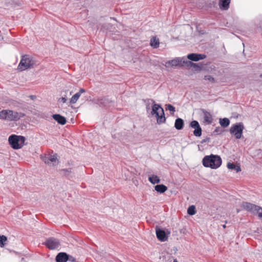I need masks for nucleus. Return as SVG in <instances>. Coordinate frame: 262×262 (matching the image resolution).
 <instances>
[{"label":"nucleus","mask_w":262,"mask_h":262,"mask_svg":"<svg viewBox=\"0 0 262 262\" xmlns=\"http://www.w3.org/2000/svg\"><path fill=\"white\" fill-rule=\"evenodd\" d=\"M173 262H178V260L176 259H174Z\"/></svg>","instance_id":"39"},{"label":"nucleus","mask_w":262,"mask_h":262,"mask_svg":"<svg viewBox=\"0 0 262 262\" xmlns=\"http://www.w3.org/2000/svg\"><path fill=\"white\" fill-rule=\"evenodd\" d=\"M227 166L228 169L235 170L236 172H239L241 170L240 166L235 164L233 162H228Z\"/></svg>","instance_id":"21"},{"label":"nucleus","mask_w":262,"mask_h":262,"mask_svg":"<svg viewBox=\"0 0 262 262\" xmlns=\"http://www.w3.org/2000/svg\"><path fill=\"white\" fill-rule=\"evenodd\" d=\"M25 116V114L10 110H4L0 112V119L9 121H17Z\"/></svg>","instance_id":"2"},{"label":"nucleus","mask_w":262,"mask_h":262,"mask_svg":"<svg viewBox=\"0 0 262 262\" xmlns=\"http://www.w3.org/2000/svg\"><path fill=\"white\" fill-rule=\"evenodd\" d=\"M85 92V90L83 88H81L79 90V91L77 93L75 94L72 97V98L70 99V103L72 104L75 103L77 102V101L78 100V99L79 98L81 94L84 93Z\"/></svg>","instance_id":"13"},{"label":"nucleus","mask_w":262,"mask_h":262,"mask_svg":"<svg viewBox=\"0 0 262 262\" xmlns=\"http://www.w3.org/2000/svg\"><path fill=\"white\" fill-rule=\"evenodd\" d=\"M67 98L65 97H61L60 99V100L59 101L60 102H62V103H66V101H67Z\"/></svg>","instance_id":"36"},{"label":"nucleus","mask_w":262,"mask_h":262,"mask_svg":"<svg viewBox=\"0 0 262 262\" xmlns=\"http://www.w3.org/2000/svg\"><path fill=\"white\" fill-rule=\"evenodd\" d=\"M150 46L154 48H158L159 46V40L156 37H153L150 39Z\"/></svg>","instance_id":"24"},{"label":"nucleus","mask_w":262,"mask_h":262,"mask_svg":"<svg viewBox=\"0 0 262 262\" xmlns=\"http://www.w3.org/2000/svg\"><path fill=\"white\" fill-rule=\"evenodd\" d=\"M33 64L32 57L28 55H25L22 56L18 67L21 71H24L30 68Z\"/></svg>","instance_id":"7"},{"label":"nucleus","mask_w":262,"mask_h":262,"mask_svg":"<svg viewBox=\"0 0 262 262\" xmlns=\"http://www.w3.org/2000/svg\"><path fill=\"white\" fill-rule=\"evenodd\" d=\"M244 129V126L242 122L236 123L233 124L230 128V133L235 136L236 139H239L241 138L243 130Z\"/></svg>","instance_id":"6"},{"label":"nucleus","mask_w":262,"mask_h":262,"mask_svg":"<svg viewBox=\"0 0 262 262\" xmlns=\"http://www.w3.org/2000/svg\"><path fill=\"white\" fill-rule=\"evenodd\" d=\"M156 233L157 238L161 242H165L167 240L170 232L168 229L156 227Z\"/></svg>","instance_id":"8"},{"label":"nucleus","mask_w":262,"mask_h":262,"mask_svg":"<svg viewBox=\"0 0 262 262\" xmlns=\"http://www.w3.org/2000/svg\"><path fill=\"white\" fill-rule=\"evenodd\" d=\"M190 126L194 129L193 131V135L195 137H200L202 135V130L198 121H192L190 123Z\"/></svg>","instance_id":"10"},{"label":"nucleus","mask_w":262,"mask_h":262,"mask_svg":"<svg viewBox=\"0 0 262 262\" xmlns=\"http://www.w3.org/2000/svg\"><path fill=\"white\" fill-rule=\"evenodd\" d=\"M260 77L262 78V74L260 75Z\"/></svg>","instance_id":"41"},{"label":"nucleus","mask_w":262,"mask_h":262,"mask_svg":"<svg viewBox=\"0 0 262 262\" xmlns=\"http://www.w3.org/2000/svg\"><path fill=\"white\" fill-rule=\"evenodd\" d=\"M52 117L58 123L61 125H64L66 123V118L60 114H53Z\"/></svg>","instance_id":"14"},{"label":"nucleus","mask_w":262,"mask_h":262,"mask_svg":"<svg viewBox=\"0 0 262 262\" xmlns=\"http://www.w3.org/2000/svg\"><path fill=\"white\" fill-rule=\"evenodd\" d=\"M150 114L155 116L157 123L159 124L164 123L166 121L164 111L161 105L159 104L154 103L151 107Z\"/></svg>","instance_id":"3"},{"label":"nucleus","mask_w":262,"mask_h":262,"mask_svg":"<svg viewBox=\"0 0 262 262\" xmlns=\"http://www.w3.org/2000/svg\"><path fill=\"white\" fill-rule=\"evenodd\" d=\"M221 126L224 128H225L229 126L230 124V120L227 118H224L220 119L219 121Z\"/></svg>","instance_id":"23"},{"label":"nucleus","mask_w":262,"mask_h":262,"mask_svg":"<svg viewBox=\"0 0 262 262\" xmlns=\"http://www.w3.org/2000/svg\"><path fill=\"white\" fill-rule=\"evenodd\" d=\"M230 0H220L219 5L221 9L227 10L229 7Z\"/></svg>","instance_id":"20"},{"label":"nucleus","mask_w":262,"mask_h":262,"mask_svg":"<svg viewBox=\"0 0 262 262\" xmlns=\"http://www.w3.org/2000/svg\"><path fill=\"white\" fill-rule=\"evenodd\" d=\"M202 163L205 167L215 169L220 167L222 163V160L220 156L211 154L209 156H205L203 158Z\"/></svg>","instance_id":"1"},{"label":"nucleus","mask_w":262,"mask_h":262,"mask_svg":"<svg viewBox=\"0 0 262 262\" xmlns=\"http://www.w3.org/2000/svg\"><path fill=\"white\" fill-rule=\"evenodd\" d=\"M61 171L63 172V173L65 176H68L69 174L72 172V169H62Z\"/></svg>","instance_id":"32"},{"label":"nucleus","mask_w":262,"mask_h":262,"mask_svg":"<svg viewBox=\"0 0 262 262\" xmlns=\"http://www.w3.org/2000/svg\"><path fill=\"white\" fill-rule=\"evenodd\" d=\"M154 187L155 190L159 193H163L167 190V187L162 184H157Z\"/></svg>","instance_id":"18"},{"label":"nucleus","mask_w":262,"mask_h":262,"mask_svg":"<svg viewBox=\"0 0 262 262\" xmlns=\"http://www.w3.org/2000/svg\"><path fill=\"white\" fill-rule=\"evenodd\" d=\"M183 58H176L174 59L169 60L166 62V64L170 65L171 67H176L183 62L182 60Z\"/></svg>","instance_id":"17"},{"label":"nucleus","mask_w":262,"mask_h":262,"mask_svg":"<svg viewBox=\"0 0 262 262\" xmlns=\"http://www.w3.org/2000/svg\"><path fill=\"white\" fill-rule=\"evenodd\" d=\"M225 227H226V225H223V228H225Z\"/></svg>","instance_id":"40"},{"label":"nucleus","mask_w":262,"mask_h":262,"mask_svg":"<svg viewBox=\"0 0 262 262\" xmlns=\"http://www.w3.org/2000/svg\"><path fill=\"white\" fill-rule=\"evenodd\" d=\"M110 102V100L105 97L98 98L97 100V104L102 106H106Z\"/></svg>","instance_id":"19"},{"label":"nucleus","mask_w":262,"mask_h":262,"mask_svg":"<svg viewBox=\"0 0 262 262\" xmlns=\"http://www.w3.org/2000/svg\"><path fill=\"white\" fill-rule=\"evenodd\" d=\"M166 109L172 112L173 113L176 111L175 107L171 104H168L166 105Z\"/></svg>","instance_id":"29"},{"label":"nucleus","mask_w":262,"mask_h":262,"mask_svg":"<svg viewBox=\"0 0 262 262\" xmlns=\"http://www.w3.org/2000/svg\"><path fill=\"white\" fill-rule=\"evenodd\" d=\"M221 132L222 131L220 127H216L213 132L214 133H216L218 135L221 134Z\"/></svg>","instance_id":"34"},{"label":"nucleus","mask_w":262,"mask_h":262,"mask_svg":"<svg viewBox=\"0 0 262 262\" xmlns=\"http://www.w3.org/2000/svg\"><path fill=\"white\" fill-rule=\"evenodd\" d=\"M30 97L32 99H33L35 98V96H33V95H30Z\"/></svg>","instance_id":"38"},{"label":"nucleus","mask_w":262,"mask_h":262,"mask_svg":"<svg viewBox=\"0 0 262 262\" xmlns=\"http://www.w3.org/2000/svg\"><path fill=\"white\" fill-rule=\"evenodd\" d=\"M184 125V121L182 118H178L176 119L174 126L177 130L182 129Z\"/></svg>","instance_id":"16"},{"label":"nucleus","mask_w":262,"mask_h":262,"mask_svg":"<svg viewBox=\"0 0 262 262\" xmlns=\"http://www.w3.org/2000/svg\"><path fill=\"white\" fill-rule=\"evenodd\" d=\"M204 79L206 80H208L212 83H213L215 82L214 78L211 76V75H205L204 76Z\"/></svg>","instance_id":"30"},{"label":"nucleus","mask_w":262,"mask_h":262,"mask_svg":"<svg viewBox=\"0 0 262 262\" xmlns=\"http://www.w3.org/2000/svg\"><path fill=\"white\" fill-rule=\"evenodd\" d=\"M43 244L50 250L57 249L60 245L59 240L53 237L48 238Z\"/></svg>","instance_id":"9"},{"label":"nucleus","mask_w":262,"mask_h":262,"mask_svg":"<svg viewBox=\"0 0 262 262\" xmlns=\"http://www.w3.org/2000/svg\"><path fill=\"white\" fill-rule=\"evenodd\" d=\"M75 260H76L75 258H74L73 256H72L71 255H69L68 261H70L71 262H75Z\"/></svg>","instance_id":"35"},{"label":"nucleus","mask_w":262,"mask_h":262,"mask_svg":"<svg viewBox=\"0 0 262 262\" xmlns=\"http://www.w3.org/2000/svg\"><path fill=\"white\" fill-rule=\"evenodd\" d=\"M69 254L65 252H59L56 256V262H67L68 261Z\"/></svg>","instance_id":"12"},{"label":"nucleus","mask_w":262,"mask_h":262,"mask_svg":"<svg viewBox=\"0 0 262 262\" xmlns=\"http://www.w3.org/2000/svg\"><path fill=\"white\" fill-rule=\"evenodd\" d=\"M206 56L200 53H190L188 54L187 58L192 61H198L200 60L204 59Z\"/></svg>","instance_id":"11"},{"label":"nucleus","mask_w":262,"mask_h":262,"mask_svg":"<svg viewBox=\"0 0 262 262\" xmlns=\"http://www.w3.org/2000/svg\"><path fill=\"white\" fill-rule=\"evenodd\" d=\"M57 160L56 157L54 156H51L50 157H45L43 161L47 164H50L51 162H56Z\"/></svg>","instance_id":"25"},{"label":"nucleus","mask_w":262,"mask_h":262,"mask_svg":"<svg viewBox=\"0 0 262 262\" xmlns=\"http://www.w3.org/2000/svg\"><path fill=\"white\" fill-rule=\"evenodd\" d=\"M183 63L184 64H186L187 67H193V64H194V63L192 62L191 60L189 61V60H183Z\"/></svg>","instance_id":"31"},{"label":"nucleus","mask_w":262,"mask_h":262,"mask_svg":"<svg viewBox=\"0 0 262 262\" xmlns=\"http://www.w3.org/2000/svg\"><path fill=\"white\" fill-rule=\"evenodd\" d=\"M242 206L247 211L262 218V207L247 202H244Z\"/></svg>","instance_id":"5"},{"label":"nucleus","mask_w":262,"mask_h":262,"mask_svg":"<svg viewBox=\"0 0 262 262\" xmlns=\"http://www.w3.org/2000/svg\"><path fill=\"white\" fill-rule=\"evenodd\" d=\"M26 138L22 136L11 135L8 138V142L11 147L14 149L21 148L24 145Z\"/></svg>","instance_id":"4"},{"label":"nucleus","mask_w":262,"mask_h":262,"mask_svg":"<svg viewBox=\"0 0 262 262\" xmlns=\"http://www.w3.org/2000/svg\"><path fill=\"white\" fill-rule=\"evenodd\" d=\"M7 241V237L5 235H0V246L3 247L5 246V242Z\"/></svg>","instance_id":"28"},{"label":"nucleus","mask_w":262,"mask_h":262,"mask_svg":"<svg viewBox=\"0 0 262 262\" xmlns=\"http://www.w3.org/2000/svg\"><path fill=\"white\" fill-rule=\"evenodd\" d=\"M202 112L204 114V121L208 124H210L213 121L212 115L209 112L205 110H203Z\"/></svg>","instance_id":"15"},{"label":"nucleus","mask_w":262,"mask_h":262,"mask_svg":"<svg viewBox=\"0 0 262 262\" xmlns=\"http://www.w3.org/2000/svg\"><path fill=\"white\" fill-rule=\"evenodd\" d=\"M209 140V138H206V139L203 140L201 142L203 143L206 142L207 141H208Z\"/></svg>","instance_id":"37"},{"label":"nucleus","mask_w":262,"mask_h":262,"mask_svg":"<svg viewBox=\"0 0 262 262\" xmlns=\"http://www.w3.org/2000/svg\"><path fill=\"white\" fill-rule=\"evenodd\" d=\"M148 181L152 184H158L160 182V179L155 174H152L148 177Z\"/></svg>","instance_id":"22"},{"label":"nucleus","mask_w":262,"mask_h":262,"mask_svg":"<svg viewBox=\"0 0 262 262\" xmlns=\"http://www.w3.org/2000/svg\"><path fill=\"white\" fill-rule=\"evenodd\" d=\"M144 102L146 103V109L147 112H148L150 110V105L151 103H155V101L151 99H146L143 100Z\"/></svg>","instance_id":"26"},{"label":"nucleus","mask_w":262,"mask_h":262,"mask_svg":"<svg viewBox=\"0 0 262 262\" xmlns=\"http://www.w3.org/2000/svg\"><path fill=\"white\" fill-rule=\"evenodd\" d=\"M196 212L195 207L194 205L190 206L187 209V213L190 215H194Z\"/></svg>","instance_id":"27"},{"label":"nucleus","mask_w":262,"mask_h":262,"mask_svg":"<svg viewBox=\"0 0 262 262\" xmlns=\"http://www.w3.org/2000/svg\"><path fill=\"white\" fill-rule=\"evenodd\" d=\"M192 67L194 68L196 71H201L202 70V67L195 63L193 64Z\"/></svg>","instance_id":"33"}]
</instances>
